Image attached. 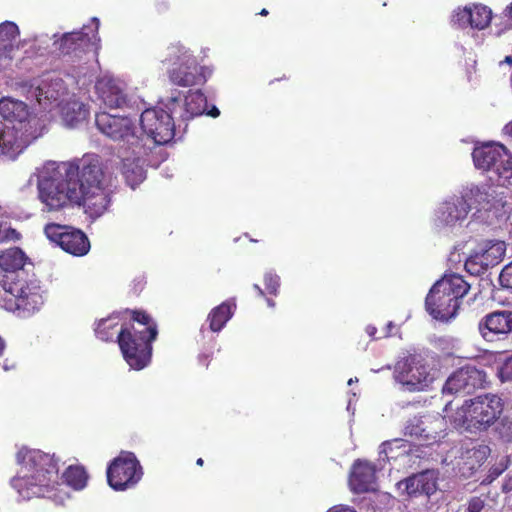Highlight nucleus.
I'll use <instances>...</instances> for the list:
<instances>
[{"mask_svg": "<svg viewBox=\"0 0 512 512\" xmlns=\"http://www.w3.org/2000/svg\"><path fill=\"white\" fill-rule=\"evenodd\" d=\"M508 459L502 458L498 463H496L489 470L488 477L490 478V482L499 477L507 468H508Z\"/></svg>", "mask_w": 512, "mask_h": 512, "instance_id": "c03bdc74", "label": "nucleus"}, {"mask_svg": "<svg viewBox=\"0 0 512 512\" xmlns=\"http://www.w3.org/2000/svg\"><path fill=\"white\" fill-rule=\"evenodd\" d=\"M142 468L132 452H121L107 469V480L114 490L134 486L142 477Z\"/></svg>", "mask_w": 512, "mask_h": 512, "instance_id": "ddd939ff", "label": "nucleus"}, {"mask_svg": "<svg viewBox=\"0 0 512 512\" xmlns=\"http://www.w3.org/2000/svg\"><path fill=\"white\" fill-rule=\"evenodd\" d=\"M26 256L19 248H9L0 254V268L7 272L22 269Z\"/></svg>", "mask_w": 512, "mask_h": 512, "instance_id": "f704fd0d", "label": "nucleus"}, {"mask_svg": "<svg viewBox=\"0 0 512 512\" xmlns=\"http://www.w3.org/2000/svg\"><path fill=\"white\" fill-rule=\"evenodd\" d=\"M444 427V418L440 416L415 417L405 426V435L419 439L425 444H432L442 437Z\"/></svg>", "mask_w": 512, "mask_h": 512, "instance_id": "6ab92c4d", "label": "nucleus"}, {"mask_svg": "<svg viewBox=\"0 0 512 512\" xmlns=\"http://www.w3.org/2000/svg\"><path fill=\"white\" fill-rule=\"evenodd\" d=\"M504 491H511L512 490V478L508 479L504 485H503Z\"/></svg>", "mask_w": 512, "mask_h": 512, "instance_id": "864d4df0", "label": "nucleus"}, {"mask_svg": "<svg viewBox=\"0 0 512 512\" xmlns=\"http://www.w3.org/2000/svg\"><path fill=\"white\" fill-rule=\"evenodd\" d=\"M507 16L512 20V4L506 9Z\"/></svg>", "mask_w": 512, "mask_h": 512, "instance_id": "13d9d810", "label": "nucleus"}, {"mask_svg": "<svg viewBox=\"0 0 512 512\" xmlns=\"http://www.w3.org/2000/svg\"><path fill=\"white\" fill-rule=\"evenodd\" d=\"M58 108L60 109L63 123L71 128L83 123L89 114L86 105L78 101L74 95H70Z\"/></svg>", "mask_w": 512, "mask_h": 512, "instance_id": "7c9ffc66", "label": "nucleus"}, {"mask_svg": "<svg viewBox=\"0 0 512 512\" xmlns=\"http://www.w3.org/2000/svg\"><path fill=\"white\" fill-rule=\"evenodd\" d=\"M38 198L43 209L60 211L79 203L81 193L71 164L48 161L37 171Z\"/></svg>", "mask_w": 512, "mask_h": 512, "instance_id": "f257e3e1", "label": "nucleus"}, {"mask_svg": "<svg viewBox=\"0 0 512 512\" xmlns=\"http://www.w3.org/2000/svg\"><path fill=\"white\" fill-rule=\"evenodd\" d=\"M204 114L211 116L213 118H216L220 115V111L216 106H212L211 109H208V107H207L206 112Z\"/></svg>", "mask_w": 512, "mask_h": 512, "instance_id": "8fccbe9b", "label": "nucleus"}, {"mask_svg": "<svg viewBox=\"0 0 512 512\" xmlns=\"http://www.w3.org/2000/svg\"><path fill=\"white\" fill-rule=\"evenodd\" d=\"M65 481L75 489H82L86 486L87 474L83 467L70 466L64 473Z\"/></svg>", "mask_w": 512, "mask_h": 512, "instance_id": "4c0bfd02", "label": "nucleus"}, {"mask_svg": "<svg viewBox=\"0 0 512 512\" xmlns=\"http://www.w3.org/2000/svg\"><path fill=\"white\" fill-rule=\"evenodd\" d=\"M13 86L27 98H34L44 109L52 105L58 107L71 95L64 81L59 77L20 80L13 83Z\"/></svg>", "mask_w": 512, "mask_h": 512, "instance_id": "6e6552de", "label": "nucleus"}, {"mask_svg": "<svg viewBox=\"0 0 512 512\" xmlns=\"http://www.w3.org/2000/svg\"><path fill=\"white\" fill-rule=\"evenodd\" d=\"M495 432L504 442H512V420L507 417L502 418L498 422Z\"/></svg>", "mask_w": 512, "mask_h": 512, "instance_id": "a19ab883", "label": "nucleus"}, {"mask_svg": "<svg viewBox=\"0 0 512 512\" xmlns=\"http://www.w3.org/2000/svg\"><path fill=\"white\" fill-rule=\"evenodd\" d=\"M208 69L205 66H177L170 70V81L178 86L202 85L207 81Z\"/></svg>", "mask_w": 512, "mask_h": 512, "instance_id": "cd10ccee", "label": "nucleus"}, {"mask_svg": "<svg viewBox=\"0 0 512 512\" xmlns=\"http://www.w3.org/2000/svg\"><path fill=\"white\" fill-rule=\"evenodd\" d=\"M470 285L462 276L445 275L430 289L426 300V311L436 320L448 321L454 318L460 306V299L469 291Z\"/></svg>", "mask_w": 512, "mask_h": 512, "instance_id": "7ed1b4c3", "label": "nucleus"}, {"mask_svg": "<svg viewBox=\"0 0 512 512\" xmlns=\"http://www.w3.org/2000/svg\"><path fill=\"white\" fill-rule=\"evenodd\" d=\"M366 332L368 333V335H369L370 337H375V334H376V332H377V329H376V327H374V326H368V327L366 328Z\"/></svg>", "mask_w": 512, "mask_h": 512, "instance_id": "603ef678", "label": "nucleus"}, {"mask_svg": "<svg viewBox=\"0 0 512 512\" xmlns=\"http://www.w3.org/2000/svg\"><path fill=\"white\" fill-rule=\"evenodd\" d=\"M75 169V180L79 191L90 190L102 186H111L112 177L106 172L100 157L86 154L80 159L66 161Z\"/></svg>", "mask_w": 512, "mask_h": 512, "instance_id": "9b49d317", "label": "nucleus"}, {"mask_svg": "<svg viewBox=\"0 0 512 512\" xmlns=\"http://www.w3.org/2000/svg\"><path fill=\"white\" fill-rule=\"evenodd\" d=\"M102 102L110 108H120L127 103L126 83L110 75L101 77L95 85Z\"/></svg>", "mask_w": 512, "mask_h": 512, "instance_id": "4be33fe9", "label": "nucleus"}, {"mask_svg": "<svg viewBox=\"0 0 512 512\" xmlns=\"http://www.w3.org/2000/svg\"><path fill=\"white\" fill-rule=\"evenodd\" d=\"M460 197L464 198L470 206L472 204L483 205L489 202V194L485 186H467Z\"/></svg>", "mask_w": 512, "mask_h": 512, "instance_id": "e433bc0d", "label": "nucleus"}, {"mask_svg": "<svg viewBox=\"0 0 512 512\" xmlns=\"http://www.w3.org/2000/svg\"><path fill=\"white\" fill-rule=\"evenodd\" d=\"M375 483V468L366 461L358 460L354 463L349 484L356 493H364L373 489Z\"/></svg>", "mask_w": 512, "mask_h": 512, "instance_id": "c85d7f7f", "label": "nucleus"}, {"mask_svg": "<svg viewBox=\"0 0 512 512\" xmlns=\"http://www.w3.org/2000/svg\"><path fill=\"white\" fill-rule=\"evenodd\" d=\"M490 454V448L484 444H471L461 453L458 462L459 470L464 476L473 473L480 467Z\"/></svg>", "mask_w": 512, "mask_h": 512, "instance_id": "c756f323", "label": "nucleus"}, {"mask_svg": "<svg viewBox=\"0 0 512 512\" xmlns=\"http://www.w3.org/2000/svg\"><path fill=\"white\" fill-rule=\"evenodd\" d=\"M264 280L266 288L269 291V293L276 295L280 285L279 276L271 272H268L265 274Z\"/></svg>", "mask_w": 512, "mask_h": 512, "instance_id": "37998d69", "label": "nucleus"}, {"mask_svg": "<svg viewBox=\"0 0 512 512\" xmlns=\"http://www.w3.org/2000/svg\"><path fill=\"white\" fill-rule=\"evenodd\" d=\"M327 512H356L354 509L348 507V506H334L333 508L329 509Z\"/></svg>", "mask_w": 512, "mask_h": 512, "instance_id": "09e8293b", "label": "nucleus"}, {"mask_svg": "<svg viewBox=\"0 0 512 512\" xmlns=\"http://www.w3.org/2000/svg\"><path fill=\"white\" fill-rule=\"evenodd\" d=\"M388 445H389V443H388V442H384V443H382V444H381V446H380V452H379V453H380V455H381V454H383V453H385V454H386V447H387Z\"/></svg>", "mask_w": 512, "mask_h": 512, "instance_id": "6e6d98bb", "label": "nucleus"}, {"mask_svg": "<svg viewBox=\"0 0 512 512\" xmlns=\"http://www.w3.org/2000/svg\"><path fill=\"white\" fill-rule=\"evenodd\" d=\"M232 307V304L224 302L209 313L207 320L209 321L210 329L213 332H219L226 322L232 317Z\"/></svg>", "mask_w": 512, "mask_h": 512, "instance_id": "c9c22d12", "label": "nucleus"}, {"mask_svg": "<svg viewBox=\"0 0 512 512\" xmlns=\"http://www.w3.org/2000/svg\"><path fill=\"white\" fill-rule=\"evenodd\" d=\"M132 318L148 327L142 331H136L134 327L122 328L118 335V343L128 365L133 369L140 370L150 360V341L155 340L157 328L155 325H150V316L145 312L133 311Z\"/></svg>", "mask_w": 512, "mask_h": 512, "instance_id": "39448f33", "label": "nucleus"}, {"mask_svg": "<svg viewBox=\"0 0 512 512\" xmlns=\"http://www.w3.org/2000/svg\"><path fill=\"white\" fill-rule=\"evenodd\" d=\"M20 233L11 227L10 223L4 220L0 221V243L18 241Z\"/></svg>", "mask_w": 512, "mask_h": 512, "instance_id": "ea45409f", "label": "nucleus"}, {"mask_svg": "<svg viewBox=\"0 0 512 512\" xmlns=\"http://www.w3.org/2000/svg\"><path fill=\"white\" fill-rule=\"evenodd\" d=\"M20 31L14 22L0 24V62L18 60L20 49L27 46L28 40H19Z\"/></svg>", "mask_w": 512, "mask_h": 512, "instance_id": "5701e85b", "label": "nucleus"}, {"mask_svg": "<svg viewBox=\"0 0 512 512\" xmlns=\"http://www.w3.org/2000/svg\"><path fill=\"white\" fill-rule=\"evenodd\" d=\"M503 411L502 399L495 394H483L465 400L452 416L455 427L469 432L488 430Z\"/></svg>", "mask_w": 512, "mask_h": 512, "instance_id": "20e7f679", "label": "nucleus"}, {"mask_svg": "<svg viewBox=\"0 0 512 512\" xmlns=\"http://www.w3.org/2000/svg\"><path fill=\"white\" fill-rule=\"evenodd\" d=\"M196 463H197V465L202 466L203 465V459L199 458Z\"/></svg>", "mask_w": 512, "mask_h": 512, "instance_id": "0e129e2a", "label": "nucleus"}, {"mask_svg": "<svg viewBox=\"0 0 512 512\" xmlns=\"http://www.w3.org/2000/svg\"><path fill=\"white\" fill-rule=\"evenodd\" d=\"M20 465L12 479L13 488L24 498L41 497L58 478L53 456L35 449H22L17 454Z\"/></svg>", "mask_w": 512, "mask_h": 512, "instance_id": "f03ea898", "label": "nucleus"}, {"mask_svg": "<svg viewBox=\"0 0 512 512\" xmlns=\"http://www.w3.org/2000/svg\"><path fill=\"white\" fill-rule=\"evenodd\" d=\"M57 37L58 34H40L35 36L32 41L28 40L27 46H29V48L24 50V53L27 55V59L33 58L35 56H57L55 44L57 41Z\"/></svg>", "mask_w": 512, "mask_h": 512, "instance_id": "473e14b6", "label": "nucleus"}, {"mask_svg": "<svg viewBox=\"0 0 512 512\" xmlns=\"http://www.w3.org/2000/svg\"><path fill=\"white\" fill-rule=\"evenodd\" d=\"M267 304L270 307H274L275 306V302L273 300H271V299H267Z\"/></svg>", "mask_w": 512, "mask_h": 512, "instance_id": "052dcab7", "label": "nucleus"}, {"mask_svg": "<svg viewBox=\"0 0 512 512\" xmlns=\"http://www.w3.org/2000/svg\"><path fill=\"white\" fill-rule=\"evenodd\" d=\"M260 14L263 15V16H266L268 14V11L266 9H262Z\"/></svg>", "mask_w": 512, "mask_h": 512, "instance_id": "680f3d73", "label": "nucleus"}, {"mask_svg": "<svg viewBox=\"0 0 512 512\" xmlns=\"http://www.w3.org/2000/svg\"><path fill=\"white\" fill-rule=\"evenodd\" d=\"M141 147L136 148V154L132 152L134 157L131 159L128 155L123 153L122 157V174L131 188H135L145 179V171L143 169L140 155Z\"/></svg>", "mask_w": 512, "mask_h": 512, "instance_id": "2f4dec72", "label": "nucleus"}, {"mask_svg": "<svg viewBox=\"0 0 512 512\" xmlns=\"http://www.w3.org/2000/svg\"><path fill=\"white\" fill-rule=\"evenodd\" d=\"M506 245L504 241H489L485 248L477 253L481 267H492L497 265L505 256Z\"/></svg>", "mask_w": 512, "mask_h": 512, "instance_id": "72a5a7b5", "label": "nucleus"}, {"mask_svg": "<svg viewBox=\"0 0 512 512\" xmlns=\"http://www.w3.org/2000/svg\"><path fill=\"white\" fill-rule=\"evenodd\" d=\"M503 133L512 138V121L504 126Z\"/></svg>", "mask_w": 512, "mask_h": 512, "instance_id": "3c124183", "label": "nucleus"}, {"mask_svg": "<svg viewBox=\"0 0 512 512\" xmlns=\"http://www.w3.org/2000/svg\"><path fill=\"white\" fill-rule=\"evenodd\" d=\"M3 288L5 300L13 302L17 310L33 313L43 304L42 292L36 281H4Z\"/></svg>", "mask_w": 512, "mask_h": 512, "instance_id": "4468645a", "label": "nucleus"}, {"mask_svg": "<svg viewBox=\"0 0 512 512\" xmlns=\"http://www.w3.org/2000/svg\"><path fill=\"white\" fill-rule=\"evenodd\" d=\"M438 374V370L427 356L411 353L397 360L393 377L403 390L422 392L431 387Z\"/></svg>", "mask_w": 512, "mask_h": 512, "instance_id": "423d86ee", "label": "nucleus"}, {"mask_svg": "<svg viewBox=\"0 0 512 512\" xmlns=\"http://www.w3.org/2000/svg\"><path fill=\"white\" fill-rule=\"evenodd\" d=\"M97 129L115 142H122L125 149H131L136 154L139 148V137L135 133L134 122L126 116L98 113L95 118Z\"/></svg>", "mask_w": 512, "mask_h": 512, "instance_id": "1a4fd4ad", "label": "nucleus"}, {"mask_svg": "<svg viewBox=\"0 0 512 512\" xmlns=\"http://www.w3.org/2000/svg\"><path fill=\"white\" fill-rule=\"evenodd\" d=\"M46 237L74 256H84L90 250L87 236L71 226L49 223L44 228Z\"/></svg>", "mask_w": 512, "mask_h": 512, "instance_id": "2eb2a0df", "label": "nucleus"}, {"mask_svg": "<svg viewBox=\"0 0 512 512\" xmlns=\"http://www.w3.org/2000/svg\"><path fill=\"white\" fill-rule=\"evenodd\" d=\"M3 349V342H2V339L0 338V352L2 351Z\"/></svg>", "mask_w": 512, "mask_h": 512, "instance_id": "69168bd1", "label": "nucleus"}, {"mask_svg": "<svg viewBox=\"0 0 512 512\" xmlns=\"http://www.w3.org/2000/svg\"><path fill=\"white\" fill-rule=\"evenodd\" d=\"M398 490L408 496L420 494L430 495L437 488V472L435 470H425L413 474L397 483Z\"/></svg>", "mask_w": 512, "mask_h": 512, "instance_id": "393cba45", "label": "nucleus"}, {"mask_svg": "<svg viewBox=\"0 0 512 512\" xmlns=\"http://www.w3.org/2000/svg\"><path fill=\"white\" fill-rule=\"evenodd\" d=\"M357 381H358V379H357V378H355V379H352V378H351V379L348 381V384H349V385H351L352 383L357 382Z\"/></svg>", "mask_w": 512, "mask_h": 512, "instance_id": "e2e57ef3", "label": "nucleus"}, {"mask_svg": "<svg viewBox=\"0 0 512 512\" xmlns=\"http://www.w3.org/2000/svg\"><path fill=\"white\" fill-rule=\"evenodd\" d=\"M0 116L10 122H15L13 126H17L20 130L26 129L32 119L39 120L30 112L25 102L12 97L0 99Z\"/></svg>", "mask_w": 512, "mask_h": 512, "instance_id": "a878e982", "label": "nucleus"}, {"mask_svg": "<svg viewBox=\"0 0 512 512\" xmlns=\"http://www.w3.org/2000/svg\"><path fill=\"white\" fill-rule=\"evenodd\" d=\"M492 20V11L485 5L472 4L453 11L451 22L460 28L486 29Z\"/></svg>", "mask_w": 512, "mask_h": 512, "instance_id": "aec40b11", "label": "nucleus"}, {"mask_svg": "<svg viewBox=\"0 0 512 512\" xmlns=\"http://www.w3.org/2000/svg\"><path fill=\"white\" fill-rule=\"evenodd\" d=\"M6 214L5 208L0 204V218H2Z\"/></svg>", "mask_w": 512, "mask_h": 512, "instance_id": "bf43d9fd", "label": "nucleus"}, {"mask_svg": "<svg viewBox=\"0 0 512 512\" xmlns=\"http://www.w3.org/2000/svg\"><path fill=\"white\" fill-rule=\"evenodd\" d=\"M99 27L100 20L92 17L90 22L80 30L58 34L55 43L57 56H68L72 60H80L89 50L97 55L101 42Z\"/></svg>", "mask_w": 512, "mask_h": 512, "instance_id": "0eeeda50", "label": "nucleus"}, {"mask_svg": "<svg viewBox=\"0 0 512 512\" xmlns=\"http://www.w3.org/2000/svg\"><path fill=\"white\" fill-rule=\"evenodd\" d=\"M174 114L162 109H146L140 117L143 131L156 144L163 145L170 142L175 135Z\"/></svg>", "mask_w": 512, "mask_h": 512, "instance_id": "dca6fc26", "label": "nucleus"}, {"mask_svg": "<svg viewBox=\"0 0 512 512\" xmlns=\"http://www.w3.org/2000/svg\"><path fill=\"white\" fill-rule=\"evenodd\" d=\"M182 55H183V57H182V58H179V59H178L179 61H182V62H188V61L190 60V57H189V55H188L187 51H184V52L182 53Z\"/></svg>", "mask_w": 512, "mask_h": 512, "instance_id": "5fc2aeb1", "label": "nucleus"}, {"mask_svg": "<svg viewBox=\"0 0 512 512\" xmlns=\"http://www.w3.org/2000/svg\"><path fill=\"white\" fill-rule=\"evenodd\" d=\"M470 204L461 197H453L443 202L436 211L435 225L440 229L453 228L466 219Z\"/></svg>", "mask_w": 512, "mask_h": 512, "instance_id": "412c9836", "label": "nucleus"}, {"mask_svg": "<svg viewBox=\"0 0 512 512\" xmlns=\"http://www.w3.org/2000/svg\"><path fill=\"white\" fill-rule=\"evenodd\" d=\"M485 374L473 366H465L455 371L445 382L443 394L471 393L481 387Z\"/></svg>", "mask_w": 512, "mask_h": 512, "instance_id": "a211bd4d", "label": "nucleus"}, {"mask_svg": "<svg viewBox=\"0 0 512 512\" xmlns=\"http://www.w3.org/2000/svg\"><path fill=\"white\" fill-rule=\"evenodd\" d=\"M40 120H31L26 129L17 126H5L0 132V156L15 159L22 151L43 133Z\"/></svg>", "mask_w": 512, "mask_h": 512, "instance_id": "f8f14e48", "label": "nucleus"}, {"mask_svg": "<svg viewBox=\"0 0 512 512\" xmlns=\"http://www.w3.org/2000/svg\"><path fill=\"white\" fill-rule=\"evenodd\" d=\"M253 287H254V289H255V290H257V292H258V294H259L260 296H263V295H264L263 290L260 288V286H259L258 284H254V286H253Z\"/></svg>", "mask_w": 512, "mask_h": 512, "instance_id": "4d7b16f0", "label": "nucleus"}, {"mask_svg": "<svg viewBox=\"0 0 512 512\" xmlns=\"http://www.w3.org/2000/svg\"><path fill=\"white\" fill-rule=\"evenodd\" d=\"M478 329L481 336L492 341L494 336H506L512 333V310L495 311L484 316Z\"/></svg>", "mask_w": 512, "mask_h": 512, "instance_id": "b1692460", "label": "nucleus"}, {"mask_svg": "<svg viewBox=\"0 0 512 512\" xmlns=\"http://www.w3.org/2000/svg\"><path fill=\"white\" fill-rule=\"evenodd\" d=\"M478 169L493 170L504 184L512 178V156L501 144L487 143L476 147L472 153Z\"/></svg>", "mask_w": 512, "mask_h": 512, "instance_id": "9d476101", "label": "nucleus"}, {"mask_svg": "<svg viewBox=\"0 0 512 512\" xmlns=\"http://www.w3.org/2000/svg\"><path fill=\"white\" fill-rule=\"evenodd\" d=\"M499 281L503 287L512 289V262L502 269Z\"/></svg>", "mask_w": 512, "mask_h": 512, "instance_id": "49530a36", "label": "nucleus"}, {"mask_svg": "<svg viewBox=\"0 0 512 512\" xmlns=\"http://www.w3.org/2000/svg\"><path fill=\"white\" fill-rule=\"evenodd\" d=\"M498 375L502 382L512 381V355L507 357L500 366Z\"/></svg>", "mask_w": 512, "mask_h": 512, "instance_id": "79ce46f5", "label": "nucleus"}, {"mask_svg": "<svg viewBox=\"0 0 512 512\" xmlns=\"http://www.w3.org/2000/svg\"><path fill=\"white\" fill-rule=\"evenodd\" d=\"M165 106L175 116L189 120L206 112L207 99L200 91L190 92L184 99L180 92L175 91L168 97Z\"/></svg>", "mask_w": 512, "mask_h": 512, "instance_id": "f3484780", "label": "nucleus"}, {"mask_svg": "<svg viewBox=\"0 0 512 512\" xmlns=\"http://www.w3.org/2000/svg\"><path fill=\"white\" fill-rule=\"evenodd\" d=\"M113 320L114 318L110 317L108 319H102L99 321L95 329L96 335L99 339L108 341L113 338V333L109 331L113 326L117 324L116 322H113Z\"/></svg>", "mask_w": 512, "mask_h": 512, "instance_id": "58836bf2", "label": "nucleus"}, {"mask_svg": "<svg viewBox=\"0 0 512 512\" xmlns=\"http://www.w3.org/2000/svg\"><path fill=\"white\" fill-rule=\"evenodd\" d=\"M78 205H83L86 213L92 217H99L107 211L111 203L112 190L110 186H102L90 190L80 191Z\"/></svg>", "mask_w": 512, "mask_h": 512, "instance_id": "bb28decb", "label": "nucleus"}, {"mask_svg": "<svg viewBox=\"0 0 512 512\" xmlns=\"http://www.w3.org/2000/svg\"><path fill=\"white\" fill-rule=\"evenodd\" d=\"M484 501L480 497H473L468 503V512H480L484 508Z\"/></svg>", "mask_w": 512, "mask_h": 512, "instance_id": "de8ad7c7", "label": "nucleus"}, {"mask_svg": "<svg viewBox=\"0 0 512 512\" xmlns=\"http://www.w3.org/2000/svg\"><path fill=\"white\" fill-rule=\"evenodd\" d=\"M465 268L470 274H479L487 267H481L477 253L471 256L465 263Z\"/></svg>", "mask_w": 512, "mask_h": 512, "instance_id": "a18cd8bd", "label": "nucleus"}]
</instances>
